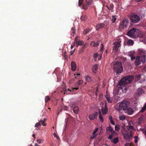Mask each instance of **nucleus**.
<instances>
[{
	"label": "nucleus",
	"instance_id": "f257e3e1",
	"mask_svg": "<svg viewBox=\"0 0 146 146\" xmlns=\"http://www.w3.org/2000/svg\"><path fill=\"white\" fill-rule=\"evenodd\" d=\"M146 53L144 51H142L140 53V56L136 57L135 61V64L137 66H139L141 63H144L146 61Z\"/></svg>",
	"mask_w": 146,
	"mask_h": 146
},
{
	"label": "nucleus",
	"instance_id": "f03ea898",
	"mask_svg": "<svg viewBox=\"0 0 146 146\" xmlns=\"http://www.w3.org/2000/svg\"><path fill=\"white\" fill-rule=\"evenodd\" d=\"M133 76H128L123 78L119 81V84L122 86L125 84H128L131 83L133 80Z\"/></svg>",
	"mask_w": 146,
	"mask_h": 146
},
{
	"label": "nucleus",
	"instance_id": "7ed1b4c3",
	"mask_svg": "<svg viewBox=\"0 0 146 146\" xmlns=\"http://www.w3.org/2000/svg\"><path fill=\"white\" fill-rule=\"evenodd\" d=\"M113 69L117 74L121 73L123 70L121 63L118 61L116 62L113 66Z\"/></svg>",
	"mask_w": 146,
	"mask_h": 146
},
{
	"label": "nucleus",
	"instance_id": "20e7f679",
	"mask_svg": "<svg viewBox=\"0 0 146 146\" xmlns=\"http://www.w3.org/2000/svg\"><path fill=\"white\" fill-rule=\"evenodd\" d=\"M130 102L127 101H123L119 105V108L117 109L119 111L123 110L125 111L126 109L129 107Z\"/></svg>",
	"mask_w": 146,
	"mask_h": 146
},
{
	"label": "nucleus",
	"instance_id": "39448f33",
	"mask_svg": "<svg viewBox=\"0 0 146 146\" xmlns=\"http://www.w3.org/2000/svg\"><path fill=\"white\" fill-rule=\"evenodd\" d=\"M138 29L133 28L129 30L127 33V35L133 38H135L137 35Z\"/></svg>",
	"mask_w": 146,
	"mask_h": 146
},
{
	"label": "nucleus",
	"instance_id": "423d86ee",
	"mask_svg": "<svg viewBox=\"0 0 146 146\" xmlns=\"http://www.w3.org/2000/svg\"><path fill=\"white\" fill-rule=\"evenodd\" d=\"M131 22L133 23H138L140 21V16L136 15H132L130 18Z\"/></svg>",
	"mask_w": 146,
	"mask_h": 146
},
{
	"label": "nucleus",
	"instance_id": "0eeeda50",
	"mask_svg": "<svg viewBox=\"0 0 146 146\" xmlns=\"http://www.w3.org/2000/svg\"><path fill=\"white\" fill-rule=\"evenodd\" d=\"M128 21L126 19H123L122 21L120 23L119 28L120 29H122L126 28L127 26Z\"/></svg>",
	"mask_w": 146,
	"mask_h": 146
},
{
	"label": "nucleus",
	"instance_id": "6e6552de",
	"mask_svg": "<svg viewBox=\"0 0 146 146\" xmlns=\"http://www.w3.org/2000/svg\"><path fill=\"white\" fill-rule=\"evenodd\" d=\"M130 133L129 135L128 132H126L123 134L124 139L127 141H129L130 139L132 138V135L131 134L132 131H130Z\"/></svg>",
	"mask_w": 146,
	"mask_h": 146
},
{
	"label": "nucleus",
	"instance_id": "1a4fd4ad",
	"mask_svg": "<svg viewBox=\"0 0 146 146\" xmlns=\"http://www.w3.org/2000/svg\"><path fill=\"white\" fill-rule=\"evenodd\" d=\"M113 50L115 52H117L119 48V47L120 44L118 42H115L113 44Z\"/></svg>",
	"mask_w": 146,
	"mask_h": 146
},
{
	"label": "nucleus",
	"instance_id": "9d476101",
	"mask_svg": "<svg viewBox=\"0 0 146 146\" xmlns=\"http://www.w3.org/2000/svg\"><path fill=\"white\" fill-rule=\"evenodd\" d=\"M98 112H96L93 114H90L89 116V118L91 120H92L95 119L97 117L98 115Z\"/></svg>",
	"mask_w": 146,
	"mask_h": 146
},
{
	"label": "nucleus",
	"instance_id": "9b49d317",
	"mask_svg": "<svg viewBox=\"0 0 146 146\" xmlns=\"http://www.w3.org/2000/svg\"><path fill=\"white\" fill-rule=\"evenodd\" d=\"M134 111L133 109L131 108H129V106L125 110V112L127 113L128 114L130 115L133 114Z\"/></svg>",
	"mask_w": 146,
	"mask_h": 146
},
{
	"label": "nucleus",
	"instance_id": "f8f14e48",
	"mask_svg": "<svg viewBox=\"0 0 146 146\" xmlns=\"http://www.w3.org/2000/svg\"><path fill=\"white\" fill-rule=\"evenodd\" d=\"M71 67L72 70L73 71H75L76 69V63L72 61L71 63Z\"/></svg>",
	"mask_w": 146,
	"mask_h": 146
},
{
	"label": "nucleus",
	"instance_id": "ddd939ff",
	"mask_svg": "<svg viewBox=\"0 0 146 146\" xmlns=\"http://www.w3.org/2000/svg\"><path fill=\"white\" fill-rule=\"evenodd\" d=\"M108 108L107 107V104L106 103L104 108L102 109V111L103 114L106 115L108 111Z\"/></svg>",
	"mask_w": 146,
	"mask_h": 146
},
{
	"label": "nucleus",
	"instance_id": "4468645a",
	"mask_svg": "<svg viewBox=\"0 0 146 146\" xmlns=\"http://www.w3.org/2000/svg\"><path fill=\"white\" fill-rule=\"evenodd\" d=\"M104 26L105 25L104 23H100L96 25V30H98L99 29L103 28Z\"/></svg>",
	"mask_w": 146,
	"mask_h": 146
},
{
	"label": "nucleus",
	"instance_id": "2eb2a0df",
	"mask_svg": "<svg viewBox=\"0 0 146 146\" xmlns=\"http://www.w3.org/2000/svg\"><path fill=\"white\" fill-rule=\"evenodd\" d=\"M100 43V41H97L96 42L94 41L90 43V45L91 46L93 47H97L99 46Z\"/></svg>",
	"mask_w": 146,
	"mask_h": 146
},
{
	"label": "nucleus",
	"instance_id": "dca6fc26",
	"mask_svg": "<svg viewBox=\"0 0 146 146\" xmlns=\"http://www.w3.org/2000/svg\"><path fill=\"white\" fill-rule=\"evenodd\" d=\"M98 69V65L97 64H96L93 66L92 68V72L94 73H96L97 70Z\"/></svg>",
	"mask_w": 146,
	"mask_h": 146
},
{
	"label": "nucleus",
	"instance_id": "f3484780",
	"mask_svg": "<svg viewBox=\"0 0 146 146\" xmlns=\"http://www.w3.org/2000/svg\"><path fill=\"white\" fill-rule=\"evenodd\" d=\"M105 97L108 103H111L112 102V98L109 95H106Z\"/></svg>",
	"mask_w": 146,
	"mask_h": 146
},
{
	"label": "nucleus",
	"instance_id": "a211bd4d",
	"mask_svg": "<svg viewBox=\"0 0 146 146\" xmlns=\"http://www.w3.org/2000/svg\"><path fill=\"white\" fill-rule=\"evenodd\" d=\"M134 54V52H130L129 53V55L130 57L131 60H133L135 59Z\"/></svg>",
	"mask_w": 146,
	"mask_h": 146
},
{
	"label": "nucleus",
	"instance_id": "6ab92c4d",
	"mask_svg": "<svg viewBox=\"0 0 146 146\" xmlns=\"http://www.w3.org/2000/svg\"><path fill=\"white\" fill-rule=\"evenodd\" d=\"M144 93V90L142 89L139 88L137 91V94L138 96H139Z\"/></svg>",
	"mask_w": 146,
	"mask_h": 146
},
{
	"label": "nucleus",
	"instance_id": "aec40b11",
	"mask_svg": "<svg viewBox=\"0 0 146 146\" xmlns=\"http://www.w3.org/2000/svg\"><path fill=\"white\" fill-rule=\"evenodd\" d=\"M76 32V30L75 27H72L71 30V32L72 33V35L73 36H74V35L75 34Z\"/></svg>",
	"mask_w": 146,
	"mask_h": 146
},
{
	"label": "nucleus",
	"instance_id": "412c9836",
	"mask_svg": "<svg viewBox=\"0 0 146 146\" xmlns=\"http://www.w3.org/2000/svg\"><path fill=\"white\" fill-rule=\"evenodd\" d=\"M74 112L75 114H77L79 111V108L77 106H75L73 108Z\"/></svg>",
	"mask_w": 146,
	"mask_h": 146
},
{
	"label": "nucleus",
	"instance_id": "4be33fe9",
	"mask_svg": "<svg viewBox=\"0 0 146 146\" xmlns=\"http://www.w3.org/2000/svg\"><path fill=\"white\" fill-rule=\"evenodd\" d=\"M99 118L101 122H103L104 121V119L103 117L101 115V113L100 111V110L99 111Z\"/></svg>",
	"mask_w": 146,
	"mask_h": 146
},
{
	"label": "nucleus",
	"instance_id": "5701e85b",
	"mask_svg": "<svg viewBox=\"0 0 146 146\" xmlns=\"http://www.w3.org/2000/svg\"><path fill=\"white\" fill-rule=\"evenodd\" d=\"M146 110V103L145 104L143 107L142 108L140 112L142 113L143 112Z\"/></svg>",
	"mask_w": 146,
	"mask_h": 146
},
{
	"label": "nucleus",
	"instance_id": "b1692460",
	"mask_svg": "<svg viewBox=\"0 0 146 146\" xmlns=\"http://www.w3.org/2000/svg\"><path fill=\"white\" fill-rule=\"evenodd\" d=\"M117 18L116 16H112L111 17V21L112 23H114L116 21Z\"/></svg>",
	"mask_w": 146,
	"mask_h": 146
},
{
	"label": "nucleus",
	"instance_id": "393cba45",
	"mask_svg": "<svg viewBox=\"0 0 146 146\" xmlns=\"http://www.w3.org/2000/svg\"><path fill=\"white\" fill-rule=\"evenodd\" d=\"M86 81L88 82H90L92 81V78L88 76H86Z\"/></svg>",
	"mask_w": 146,
	"mask_h": 146
},
{
	"label": "nucleus",
	"instance_id": "a878e982",
	"mask_svg": "<svg viewBox=\"0 0 146 146\" xmlns=\"http://www.w3.org/2000/svg\"><path fill=\"white\" fill-rule=\"evenodd\" d=\"M133 43V40H129L127 42V44L128 45H132Z\"/></svg>",
	"mask_w": 146,
	"mask_h": 146
},
{
	"label": "nucleus",
	"instance_id": "bb28decb",
	"mask_svg": "<svg viewBox=\"0 0 146 146\" xmlns=\"http://www.w3.org/2000/svg\"><path fill=\"white\" fill-rule=\"evenodd\" d=\"M89 31L90 29L89 28L85 29L83 31L84 34L85 35H86Z\"/></svg>",
	"mask_w": 146,
	"mask_h": 146
},
{
	"label": "nucleus",
	"instance_id": "cd10ccee",
	"mask_svg": "<svg viewBox=\"0 0 146 146\" xmlns=\"http://www.w3.org/2000/svg\"><path fill=\"white\" fill-rule=\"evenodd\" d=\"M115 131H118L120 129L119 125H116L115 126Z\"/></svg>",
	"mask_w": 146,
	"mask_h": 146
},
{
	"label": "nucleus",
	"instance_id": "c85d7f7f",
	"mask_svg": "<svg viewBox=\"0 0 146 146\" xmlns=\"http://www.w3.org/2000/svg\"><path fill=\"white\" fill-rule=\"evenodd\" d=\"M50 100V98L48 96H46L45 98V101L46 103L48 101Z\"/></svg>",
	"mask_w": 146,
	"mask_h": 146
},
{
	"label": "nucleus",
	"instance_id": "c756f323",
	"mask_svg": "<svg viewBox=\"0 0 146 146\" xmlns=\"http://www.w3.org/2000/svg\"><path fill=\"white\" fill-rule=\"evenodd\" d=\"M119 119L120 120H124L125 119V117L123 115H122L119 117Z\"/></svg>",
	"mask_w": 146,
	"mask_h": 146
},
{
	"label": "nucleus",
	"instance_id": "7c9ffc66",
	"mask_svg": "<svg viewBox=\"0 0 146 146\" xmlns=\"http://www.w3.org/2000/svg\"><path fill=\"white\" fill-rule=\"evenodd\" d=\"M127 128L128 130H129V129H131L132 130L134 129V127L133 125L127 126Z\"/></svg>",
	"mask_w": 146,
	"mask_h": 146
},
{
	"label": "nucleus",
	"instance_id": "2f4dec72",
	"mask_svg": "<svg viewBox=\"0 0 146 146\" xmlns=\"http://www.w3.org/2000/svg\"><path fill=\"white\" fill-rule=\"evenodd\" d=\"M100 47V51L102 54L103 52V50L104 49V46L102 44Z\"/></svg>",
	"mask_w": 146,
	"mask_h": 146
},
{
	"label": "nucleus",
	"instance_id": "473e14b6",
	"mask_svg": "<svg viewBox=\"0 0 146 146\" xmlns=\"http://www.w3.org/2000/svg\"><path fill=\"white\" fill-rule=\"evenodd\" d=\"M40 123H41L42 125L44 126H46V124L45 123V122L43 121L42 120H40Z\"/></svg>",
	"mask_w": 146,
	"mask_h": 146
},
{
	"label": "nucleus",
	"instance_id": "72a5a7b5",
	"mask_svg": "<svg viewBox=\"0 0 146 146\" xmlns=\"http://www.w3.org/2000/svg\"><path fill=\"white\" fill-rule=\"evenodd\" d=\"M106 129L107 131H108L110 132L111 131L113 130V129L110 126L107 127Z\"/></svg>",
	"mask_w": 146,
	"mask_h": 146
},
{
	"label": "nucleus",
	"instance_id": "f704fd0d",
	"mask_svg": "<svg viewBox=\"0 0 146 146\" xmlns=\"http://www.w3.org/2000/svg\"><path fill=\"white\" fill-rule=\"evenodd\" d=\"M118 138L117 137H115L113 139V142L115 143H117L118 142Z\"/></svg>",
	"mask_w": 146,
	"mask_h": 146
},
{
	"label": "nucleus",
	"instance_id": "c9c22d12",
	"mask_svg": "<svg viewBox=\"0 0 146 146\" xmlns=\"http://www.w3.org/2000/svg\"><path fill=\"white\" fill-rule=\"evenodd\" d=\"M88 5H85L83 4L82 5V8L84 10H86L88 8Z\"/></svg>",
	"mask_w": 146,
	"mask_h": 146
},
{
	"label": "nucleus",
	"instance_id": "e433bc0d",
	"mask_svg": "<svg viewBox=\"0 0 146 146\" xmlns=\"http://www.w3.org/2000/svg\"><path fill=\"white\" fill-rule=\"evenodd\" d=\"M84 0H79L78 5V6L80 7L82 4Z\"/></svg>",
	"mask_w": 146,
	"mask_h": 146
},
{
	"label": "nucleus",
	"instance_id": "4c0bfd02",
	"mask_svg": "<svg viewBox=\"0 0 146 146\" xmlns=\"http://www.w3.org/2000/svg\"><path fill=\"white\" fill-rule=\"evenodd\" d=\"M81 19L85 21L87 19V17L85 15H83L81 17Z\"/></svg>",
	"mask_w": 146,
	"mask_h": 146
},
{
	"label": "nucleus",
	"instance_id": "58836bf2",
	"mask_svg": "<svg viewBox=\"0 0 146 146\" xmlns=\"http://www.w3.org/2000/svg\"><path fill=\"white\" fill-rule=\"evenodd\" d=\"M142 75L140 74H138L136 75V77L137 80H139L140 78L141 77Z\"/></svg>",
	"mask_w": 146,
	"mask_h": 146
},
{
	"label": "nucleus",
	"instance_id": "ea45409f",
	"mask_svg": "<svg viewBox=\"0 0 146 146\" xmlns=\"http://www.w3.org/2000/svg\"><path fill=\"white\" fill-rule=\"evenodd\" d=\"M84 42L83 41H79L77 43V44L79 45H81L83 44Z\"/></svg>",
	"mask_w": 146,
	"mask_h": 146
},
{
	"label": "nucleus",
	"instance_id": "a19ab883",
	"mask_svg": "<svg viewBox=\"0 0 146 146\" xmlns=\"http://www.w3.org/2000/svg\"><path fill=\"white\" fill-rule=\"evenodd\" d=\"M97 135L96 134V135H92L90 137V139H92L96 137L97 136Z\"/></svg>",
	"mask_w": 146,
	"mask_h": 146
},
{
	"label": "nucleus",
	"instance_id": "79ce46f5",
	"mask_svg": "<svg viewBox=\"0 0 146 146\" xmlns=\"http://www.w3.org/2000/svg\"><path fill=\"white\" fill-rule=\"evenodd\" d=\"M77 84L79 85H81L83 84V81L81 80H79L77 82Z\"/></svg>",
	"mask_w": 146,
	"mask_h": 146
},
{
	"label": "nucleus",
	"instance_id": "37998d69",
	"mask_svg": "<svg viewBox=\"0 0 146 146\" xmlns=\"http://www.w3.org/2000/svg\"><path fill=\"white\" fill-rule=\"evenodd\" d=\"M41 125L40 123V121L38 123H36L35 126V127H38L39 126H40Z\"/></svg>",
	"mask_w": 146,
	"mask_h": 146
},
{
	"label": "nucleus",
	"instance_id": "c03bdc74",
	"mask_svg": "<svg viewBox=\"0 0 146 146\" xmlns=\"http://www.w3.org/2000/svg\"><path fill=\"white\" fill-rule=\"evenodd\" d=\"M77 77H75V78H72L70 79V81H69V83H72L73 81V80H74V79H76V78H77Z\"/></svg>",
	"mask_w": 146,
	"mask_h": 146
},
{
	"label": "nucleus",
	"instance_id": "a18cd8bd",
	"mask_svg": "<svg viewBox=\"0 0 146 146\" xmlns=\"http://www.w3.org/2000/svg\"><path fill=\"white\" fill-rule=\"evenodd\" d=\"M86 4L87 5H90L91 4L92 1H86Z\"/></svg>",
	"mask_w": 146,
	"mask_h": 146
},
{
	"label": "nucleus",
	"instance_id": "49530a36",
	"mask_svg": "<svg viewBox=\"0 0 146 146\" xmlns=\"http://www.w3.org/2000/svg\"><path fill=\"white\" fill-rule=\"evenodd\" d=\"M98 128H96L95 129V131L93 132L92 134L93 135H96L95 133H96L97 132V131L98 130Z\"/></svg>",
	"mask_w": 146,
	"mask_h": 146
},
{
	"label": "nucleus",
	"instance_id": "de8ad7c7",
	"mask_svg": "<svg viewBox=\"0 0 146 146\" xmlns=\"http://www.w3.org/2000/svg\"><path fill=\"white\" fill-rule=\"evenodd\" d=\"M111 135H112L113 136L115 134H116L117 133L114 131L113 130L110 132Z\"/></svg>",
	"mask_w": 146,
	"mask_h": 146
},
{
	"label": "nucleus",
	"instance_id": "09e8293b",
	"mask_svg": "<svg viewBox=\"0 0 146 146\" xmlns=\"http://www.w3.org/2000/svg\"><path fill=\"white\" fill-rule=\"evenodd\" d=\"M99 55V54L98 53H95L94 54V57L95 58H96Z\"/></svg>",
	"mask_w": 146,
	"mask_h": 146
},
{
	"label": "nucleus",
	"instance_id": "8fccbe9b",
	"mask_svg": "<svg viewBox=\"0 0 146 146\" xmlns=\"http://www.w3.org/2000/svg\"><path fill=\"white\" fill-rule=\"evenodd\" d=\"M53 135L54 136V137H56L57 139H58L59 138V137H58V136L55 133H54L53 134Z\"/></svg>",
	"mask_w": 146,
	"mask_h": 146
},
{
	"label": "nucleus",
	"instance_id": "3c124183",
	"mask_svg": "<svg viewBox=\"0 0 146 146\" xmlns=\"http://www.w3.org/2000/svg\"><path fill=\"white\" fill-rule=\"evenodd\" d=\"M67 106H64L62 108V109H64V110H67Z\"/></svg>",
	"mask_w": 146,
	"mask_h": 146
},
{
	"label": "nucleus",
	"instance_id": "603ef678",
	"mask_svg": "<svg viewBox=\"0 0 146 146\" xmlns=\"http://www.w3.org/2000/svg\"><path fill=\"white\" fill-rule=\"evenodd\" d=\"M110 121V123H111V124L112 125H115V123L114 121H113V119L111 120Z\"/></svg>",
	"mask_w": 146,
	"mask_h": 146
},
{
	"label": "nucleus",
	"instance_id": "864d4df0",
	"mask_svg": "<svg viewBox=\"0 0 146 146\" xmlns=\"http://www.w3.org/2000/svg\"><path fill=\"white\" fill-rule=\"evenodd\" d=\"M112 136H113V135H110L108 137V138L109 139H112Z\"/></svg>",
	"mask_w": 146,
	"mask_h": 146
},
{
	"label": "nucleus",
	"instance_id": "5fc2aeb1",
	"mask_svg": "<svg viewBox=\"0 0 146 146\" xmlns=\"http://www.w3.org/2000/svg\"><path fill=\"white\" fill-rule=\"evenodd\" d=\"M41 140L39 139L37 140V142L39 143H41Z\"/></svg>",
	"mask_w": 146,
	"mask_h": 146
},
{
	"label": "nucleus",
	"instance_id": "6e6d98bb",
	"mask_svg": "<svg viewBox=\"0 0 146 146\" xmlns=\"http://www.w3.org/2000/svg\"><path fill=\"white\" fill-rule=\"evenodd\" d=\"M125 146H131V144L129 143H127L125 144Z\"/></svg>",
	"mask_w": 146,
	"mask_h": 146
},
{
	"label": "nucleus",
	"instance_id": "4d7b16f0",
	"mask_svg": "<svg viewBox=\"0 0 146 146\" xmlns=\"http://www.w3.org/2000/svg\"><path fill=\"white\" fill-rule=\"evenodd\" d=\"M109 120H110V121L111 120H112V117L111 116H109Z\"/></svg>",
	"mask_w": 146,
	"mask_h": 146
},
{
	"label": "nucleus",
	"instance_id": "13d9d810",
	"mask_svg": "<svg viewBox=\"0 0 146 146\" xmlns=\"http://www.w3.org/2000/svg\"><path fill=\"white\" fill-rule=\"evenodd\" d=\"M76 75L78 76V77L80 76V74L78 73L77 74H74V76H75Z\"/></svg>",
	"mask_w": 146,
	"mask_h": 146
},
{
	"label": "nucleus",
	"instance_id": "bf43d9fd",
	"mask_svg": "<svg viewBox=\"0 0 146 146\" xmlns=\"http://www.w3.org/2000/svg\"><path fill=\"white\" fill-rule=\"evenodd\" d=\"M129 124L131 125L133 124V122L131 121H130L129 122Z\"/></svg>",
	"mask_w": 146,
	"mask_h": 146
},
{
	"label": "nucleus",
	"instance_id": "052dcab7",
	"mask_svg": "<svg viewBox=\"0 0 146 146\" xmlns=\"http://www.w3.org/2000/svg\"><path fill=\"white\" fill-rule=\"evenodd\" d=\"M98 87H97L96 89V93H97V92H98Z\"/></svg>",
	"mask_w": 146,
	"mask_h": 146
},
{
	"label": "nucleus",
	"instance_id": "680f3d73",
	"mask_svg": "<svg viewBox=\"0 0 146 146\" xmlns=\"http://www.w3.org/2000/svg\"><path fill=\"white\" fill-rule=\"evenodd\" d=\"M86 48V46L84 45L82 47V49L83 50V49H84Z\"/></svg>",
	"mask_w": 146,
	"mask_h": 146
},
{
	"label": "nucleus",
	"instance_id": "e2e57ef3",
	"mask_svg": "<svg viewBox=\"0 0 146 146\" xmlns=\"http://www.w3.org/2000/svg\"><path fill=\"white\" fill-rule=\"evenodd\" d=\"M33 137L34 138H35V135L34 134H33L32 135Z\"/></svg>",
	"mask_w": 146,
	"mask_h": 146
},
{
	"label": "nucleus",
	"instance_id": "0e129e2a",
	"mask_svg": "<svg viewBox=\"0 0 146 146\" xmlns=\"http://www.w3.org/2000/svg\"><path fill=\"white\" fill-rule=\"evenodd\" d=\"M110 8H111V9H113V5H110Z\"/></svg>",
	"mask_w": 146,
	"mask_h": 146
},
{
	"label": "nucleus",
	"instance_id": "69168bd1",
	"mask_svg": "<svg viewBox=\"0 0 146 146\" xmlns=\"http://www.w3.org/2000/svg\"><path fill=\"white\" fill-rule=\"evenodd\" d=\"M135 141V143H137V142H138V141H137V139H135V141Z\"/></svg>",
	"mask_w": 146,
	"mask_h": 146
},
{
	"label": "nucleus",
	"instance_id": "338daca9",
	"mask_svg": "<svg viewBox=\"0 0 146 146\" xmlns=\"http://www.w3.org/2000/svg\"><path fill=\"white\" fill-rule=\"evenodd\" d=\"M78 87L74 88V89H75L76 90H78Z\"/></svg>",
	"mask_w": 146,
	"mask_h": 146
},
{
	"label": "nucleus",
	"instance_id": "774afa93",
	"mask_svg": "<svg viewBox=\"0 0 146 146\" xmlns=\"http://www.w3.org/2000/svg\"><path fill=\"white\" fill-rule=\"evenodd\" d=\"M34 146H39L37 143L35 144V145Z\"/></svg>",
	"mask_w": 146,
	"mask_h": 146
}]
</instances>
